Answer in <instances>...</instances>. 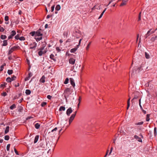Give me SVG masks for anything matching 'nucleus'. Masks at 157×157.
Returning a JSON list of instances; mask_svg holds the SVG:
<instances>
[{
  "instance_id": "obj_1",
  "label": "nucleus",
  "mask_w": 157,
  "mask_h": 157,
  "mask_svg": "<svg viewBox=\"0 0 157 157\" xmlns=\"http://www.w3.org/2000/svg\"><path fill=\"white\" fill-rule=\"evenodd\" d=\"M30 34L32 36H42L43 35V31L41 29H40L36 31H33L31 32Z\"/></svg>"
},
{
  "instance_id": "obj_2",
  "label": "nucleus",
  "mask_w": 157,
  "mask_h": 157,
  "mask_svg": "<svg viewBox=\"0 0 157 157\" xmlns=\"http://www.w3.org/2000/svg\"><path fill=\"white\" fill-rule=\"evenodd\" d=\"M20 48V47L18 46H14L10 48L8 51V55H10L15 49H19Z\"/></svg>"
},
{
  "instance_id": "obj_3",
  "label": "nucleus",
  "mask_w": 157,
  "mask_h": 157,
  "mask_svg": "<svg viewBox=\"0 0 157 157\" xmlns=\"http://www.w3.org/2000/svg\"><path fill=\"white\" fill-rule=\"evenodd\" d=\"M16 34V32L14 30H13L10 33V35L8 36V40L12 39L13 38L14 36Z\"/></svg>"
},
{
  "instance_id": "obj_4",
  "label": "nucleus",
  "mask_w": 157,
  "mask_h": 157,
  "mask_svg": "<svg viewBox=\"0 0 157 157\" xmlns=\"http://www.w3.org/2000/svg\"><path fill=\"white\" fill-rule=\"evenodd\" d=\"M155 31V30H152V29H150V30L148 31L147 34L145 35L146 37L147 38L150 35L154 33Z\"/></svg>"
},
{
  "instance_id": "obj_5",
  "label": "nucleus",
  "mask_w": 157,
  "mask_h": 157,
  "mask_svg": "<svg viewBox=\"0 0 157 157\" xmlns=\"http://www.w3.org/2000/svg\"><path fill=\"white\" fill-rule=\"evenodd\" d=\"M75 114H72L70 117L69 121V124H70L73 120H74L75 117Z\"/></svg>"
},
{
  "instance_id": "obj_6",
  "label": "nucleus",
  "mask_w": 157,
  "mask_h": 157,
  "mask_svg": "<svg viewBox=\"0 0 157 157\" xmlns=\"http://www.w3.org/2000/svg\"><path fill=\"white\" fill-rule=\"evenodd\" d=\"M134 139L137 140L140 142H142V139L140 137H139L138 136L136 135H135L134 136Z\"/></svg>"
},
{
  "instance_id": "obj_7",
  "label": "nucleus",
  "mask_w": 157,
  "mask_h": 157,
  "mask_svg": "<svg viewBox=\"0 0 157 157\" xmlns=\"http://www.w3.org/2000/svg\"><path fill=\"white\" fill-rule=\"evenodd\" d=\"M73 111L71 107L69 108L67 110L66 113L67 116H69L70 114Z\"/></svg>"
},
{
  "instance_id": "obj_8",
  "label": "nucleus",
  "mask_w": 157,
  "mask_h": 157,
  "mask_svg": "<svg viewBox=\"0 0 157 157\" xmlns=\"http://www.w3.org/2000/svg\"><path fill=\"white\" fill-rule=\"evenodd\" d=\"M75 60L73 58H70L69 60V61L70 63L73 65L74 64L75 62Z\"/></svg>"
},
{
  "instance_id": "obj_9",
  "label": "nucleus",
  "mask_w": 157,
  "mask_h": 157,
  "mask_svg": "<svg viewBox=\"0 0 157 157\" xmlns=\"http://www.w3.org/2000/svg\"><path fill=\"white\" fill-rule=\"evenodd\" d=\"M70 79L71 85H72L73 87H75V83L74 79L72 78H70Z\"/></svg>"
},
{
  "instance_id": "obj_10",
  "label": "nucleus",
  "mask_w": 157,
  "mask_h": 157,
  "mask_svg": "<svg viewBox=\"0 0 157 157\" xmlns=\"http://www.w3.org/2000/svg\"><path fill=\"white\" fill-rule=\"evenodd\" d=\"M37 44L35 43H34L33 44H30V49H35L36 47Z\"/></svg>"
},
{
  "instance_id": "obj_11",
  "label": "nucleus",
  "mask_w": 157,
  "mask_h": 157,
  "mask_svg": "<svg viewBox=\"0 0 157 157\" xmlns=\"http://www.w3.org/2000/svg\"><path fill=\"white\" fill-rule=\"evenodd\" d=\"M46 51L44 50V51L40 50L38 52V55L39 56H41L43 54H45L46 53Z\"/></svg>"
},
{
  "instance_id": "obj_12",
  "label": "nucleus",
  "mask_w": 157,
  "mask_h": 157,
  "mask_svg": "<svg viewBox=\"0 0 157 157\" xmlns=\"http://www.w3.org/2000/svg\"><path fill=\"white\" fill-rule=\"evenodd\" d=\"M34 38L37 42H38L42 39V36H35Z\"/></svg>"
},
{
  "instance_id": "obj_13",
  "label": "nucleus",
  "mask_w": 157,
  "mask_h": 157,
  "mask_svg": "<svg viewBox=\"0 0 157 157\" xmlns=\"http://www.w3.org/2000/svg\"><path fill=\"white\" fill-rule=\"evenodd\" d=\"M45 77L44 75L42 76L40 80V82L43 83H44L45 82Z\"/></svg>"
},
{
  "instance_id": "obj_14",
  "label": "nucleus",
  "mask_w": 157,
  "mask_h": 157,
  "mask_svg": "<svg viewBox=\"0 0 157 157\" xmlns=\"http://www.w3.org/2000/svg\"><path fill=\"white\" fill-rule=\"evenodd\" d=\"M78 47V46H77L76 47L71 49L70 50V52L71 53H74L77 50Z\"/></svg>"
},
{
  "instance_id": "obj_15",
  "label": "nucleus",
  "mask_w": 157,
  "mask_h": 157,
  "mask_svg": "<svg viewBox=\"0 0 157 157\" xmlns=\"http://www.w3.org/2000/svg\"><path fill=\"white\" fill-rule=\"evenodd\" d=\"M8 44L7 40H4L3 41V44H2V46H6Z\"/></svg>"
},
{
  "instance_id": "obj_16",
  "label": "nucleus",
  "mask_w": 157,
  "mask_h": 157,
  "mask_svg": "<svg viewBox=\"0 0 157 157\" xmlns=\"http://www.w3.org/2000/svg\"><path fill=\"white\" fill-rule=\"evenodd\" d=\"M50 58L52 59L54 61H56V59L55 58L53 54H51L50 56Z\"/></svg>"
},
{
  "instance_id": "obj_17",
  "label": "nucleus",
  "mask_w": 157,
  "mask_h": 157,
  "mask_svg": "<svg viewBox=\"0 0 157 157\" xmlns=\"http://www.w3.org/2000/svg\"><path fill=\"white\" fill-rule=\"evenodd\" d=\"M39 138V136L38 135H36V136L35 137V138L34 140V143L35 144L37 142V141L38 140Z\"/></svg>"
},
{
  "instance_id": "obj_18",
  "label": "nucleus",
  "mask_w": 157,
  "mask_h": 157,
  "mask_svg": "<svg viewBox=\"0 0 157 157\" xmlns=\"http://www.w3.org/2000/svg\"><path fill=\"white\" fill-rule=\"evenodd\" d=\"M127 1L124 0H123L122 3L120 4V6H123L125 5L126 4Z\"/></svg>"
},
{
  "instance_id": "obj_19",
  "label": "nucleus",
  "mask_w": 157,
  "mask_h": 157,
  "mask_svg": "<svg viewBox=\"0 0 157 157\" xmlns=\"http://www.w3.org/2000/svg\"><path fill=\"white\" fill-rule=\"evenodd\" d=\"M91 42H90L88 44H87V46L86 48V50L87 51L88 50L89 48H90V46L91 44Z\"/></svg>"
},
{
  "instance_id": "obj_20",
  "label": "nucleus",
  "mask_w": 157,
  "mask_h": 157,
  "mask_svg": "<svg viewBox=\"0 0 157 157\" xmlns=\"http://www.w3.org/2000/svg\"><path fill=\"white\" fill-rule=\"evenodd\" d=\"M40 126V124L39 123H36L35 125V127L36 128L38 129Z\"/></svg>"
},
{
  "instance_id": "obj_21",
  "label": "nucleus",
  "mask_w": 157,
  "mask_h": 157,
  "mask_svg": "<svg viewBox=\"0 0 157 157\" xmlns=\"http://www.w3.org/2000/svg\"><path fill=\"white\" fill-rule=\"evenodd\" d=\"M0 38L2 40H4L7 38V36L5 35H1L0 36Z\"/></svg>"
},
{
  "instance_id": "obj_22",
  "label": "nucleus",
  "mask_w": 157,
  "mask_h": 157,
  "mask_svg": "<svg viewBox=\"0 0 157 157\" xmlns=\"http://www.w3.org/2000/svg\"><path fill=\"white\" fill-rule=\"evenodd\" d=\"M9 126H7L6 127V129L5 131V134H7L9 132Z\"/></svg>"
},
{
  "instance_id": "obj_23",
  "label": "nucleus",
  "mask_w": 157,
  "mask_h": 157,
  "mask_svg": "<svg viewBox=\"0 0 157 157\" xmlns=\"http://www.w3.org/2000/svg\"><path fill=\"white\" fill-rule=\"evenodd\" d=\"M31 93V91L29 90H26L25 91V93L27 95H29Z\"/></svg>"
},
{
  "instance_id": "obj_24",
  "label": "nucleus",
  "mask_w": 157,
  "mask_h": 157,
  "mask_svg": "<svg viewBox=\"0 0 157 157\" xmlns=\"http://www.w3.org/2000/svg\"><path fill=\"white\" fill-rule=\"evenodd\" d=\"M60 6L59 5H58L56 6L55 8V10H56L58 11L60 10Z\"/></svg>"
},
{
  "instance_id": "obj_25",
  "label": "nucleus",
  "mask_w": 157,
  "mask_h": 157,
  "mask_svg": "<svg viewBox=\"0 0 157 157\" xmlns=\"http://www.w3.org/2000/svg\"><path fill=\"white\" fill-rule=\"evenodd\" d=\"M68 33L67 31L64 32L63 33V35L65 37H67V36Z\"/></svg>"
},
{
  "instance_id": "obj_26",
  "label": "nucleus",
  "mask_w": 157,
  "mask_h": 157,
  "mask_svg": "<svg viewBox=\"0 0 157 157\" xmlns=\"http://www.w3.org/2000/svg\"><path fill=\"white\" fill-rule=\"evenodd\" d=\"M65 108L63 106H61L59 108V111H64L65 110Z\"/></svg>"
},
{
  "instance_id": "obj_27",
  "label": "nucleus",
  "mask_w": 157,
  "mask_h": 157,
  "mask_svg": "<svg viewBox=\"0 0 157 157\" xmlns=\"http://www.w3.org/2000/svg\"><path fill=\"white\" fill-rule=\"evenodd\" d=\"M16 108V105L15 104H13L10 107V108L11 109L13 110Z\"/></svg>"
},
{
  "instance_id": "obj_28",
  "label": "nucleus",
  "mask_w": 157,
  "mask_h": 157,
  "mask_svg": "<svg viewBox=\"0 0 157 157\" xmlns=\"http://www.w3.org/2000/svg\"><path fill=\"white\" fill-rule=\"evenodd\" d=\"M130 98H129L128 101H127V109H128L129 107L130 106Z\"/></svg>"
},
{
  "instance_id": "obj_29",
  "label": "nucleus",
  "mask_w": 157,
  "mask_h": 157,
  "mask_svg": "<svg viewBox=\"0 0 157 157\" xmlns=\"http://www.w3.org/2000/svg\"><path fill=\"white\" fill-rule=\"evenodd\" d=\"M6 81L7 82H10L12 81L11 78L10 77L7 78L6 79Z\"/></svg>"
},
{
  "instance_id": "obj_30",
  "label": "nucleus",
  "mask_w": 157,
  "mask_h": 157,
  "mask_svg": "<svg viewBox=\"0 0 157 157\" xmlns=\"http://www.w3.org/2000/svg\"><path fill=\"white\" fill-rule=\"evenodd\" d=\"M13 71L12 70H9L7 71V73L9 75H11V74H12L13 73Z\"/></svg>"
},
{
  "instance_id": "obj_31",
  "label": "nucleus",
  "mask_w": 157,
  "mask_h": 157,
  "mask_svg": "<svg viewBox=\"0 0 157 157\" xmlns=\"http://www.w3.org/2000/svg\"><path fill=\"white\" fill-rule=\"evenodd\" d=\"M145 56L146 58L147 59H149L150 58L149 54L146 52H145Z\"/></svg>"
},
{
  "instance_id": "obj_32",
  "label": "nucleus",
  "mask_w": 157,
  "mask_h": 157,
  "mask_svg": "<svg viewBox=\"0 0 157 157\" xmlns=\"http://www.w3.org/2000/svg\"><path fill=\"white\" fill-rule=\"evenodd\" d=\"M154 135L155 136L157 135V128L156 127H155L154 128Z\"/></svg>"
},
{
  "instance_id": "obj_33",
  "label": "nucleus",
  "mask_w": 157,
  "mask_h": 157,
  "mask_svg": "<svg viewBox=\"0 0 157 157\" xmlns=\"http://www.w3.org/2000/svg\"><path fill=\"white\" fill-rule=\"evenodd\" d=\"M47 102H43L41 103V105L42 107H44L47 105Z\"/></svg>"
},
{
  "instance_id": "obj_34",
  "label": "nucleus",
  "mask_w": 157,
  "mask_h": 157,
  "mask_svg": "<svg viewBox=\"0 0 157 157\" xmlns=\"http://www.w3.org/2000/svg\"><path fill=\"white\" fill-rule=\"evenodd\" d=\"M143 124V122L141 121L139 122L136 123H135L136 125H141Z\"/></svg>"
},
{
  "instance_id": "obj_35",
  "label": "nucleus",
  "mask_w": 157,
  "mask_h": 157,
  "mask_svg": "<svg viewBox=\"0 0 157 157\" xmlns=\"http://www.w3.org/2000/svg\"><path fill=\"white\" fill-rule=\"evenodd\" d=\"M69 79L68 78H67L65 80V81L64 82V84H66L68 83Z\"/></svg>"
},
{
  "instance_id": "obj_36",
  "label": "nucleus",
  "mask_w": 157,
  "mask_h": 157,
  "mask_svg": "<svg viewBox=\"0 0 157 157\" xmlns=\"http://www.w3.org/2000/svg\"><path fill=\"white\" fill-rule=\"evenodd\" d=\"M9 136L8 135H6L5 136L4 139L5 140H8L9 139Z\"/></svg>"
},
{
  "instance_id": "obj_37",
  "label": "nucleus",
  "mask_w": 157,
  "mask_h": 157,
  "mask_svg": "<svg viewBox=\"0 0 157 157\" xmlns=\"http://www.w3.org/2000/svg\"><path fill=\"white\" fill-rule=\"evenodd\" d=\"M19 40L21 41H24L25 40V39L24 36H21L19 37Z\"/></svg>"
},
{
  "instance_id": "obj_38",
  "label": "nucleus",
  "mask_w": 157,
  "mask_h": 157,
  "mask_svg": "<svg viewBox=\"0 0 157 157\" xmlns=\"http://www.w3.org/2000/svg\"><path fill=\"white\" fill-rule=\"evenodd\" d=\"M149 117H150V116L149 114H147V117H146V121H149V120H150V118H149Z\"/></svg>"
},
{
  "instance_id": "obj_39",
  "label": "nucleus",
  "mask_w": 157,
  "mask_h": 157,
  "mask_svg": "<svg viewBox=\"0 0 157 157\" xmlns=\"http://www.w3.org/2000/svg\"><path fill=\"white\" fill-rule=\"evenodd\" d=\"M15 39L17 40H19V35L18 34L17 35H16L15 36Z\"/></svg>"
},
{
  "instance_id": "obj_40",
  "label": "nucleus",
  "mask_w": 157,
  "mask_h": 157,
  "mask_svg": "<svg viewBox=\"0 0 157 157\" xmlns=\"http://www.w3.org/2000/svg\"><path fill=\"white\" fill-rule=\"evenodd\" d=\"M5 20L6 21H7L9 20V17L7 16H6L5 17Z\"/></svg>"
},
{
  "instance_id": "obj_41",
  "label": "nucleus",
  "mask_w": 157,
  "mask_h": 157,
  "mask_svg": "<svg viewBox=\"0 0 157 157\" xmlns=\"http://www.w3.org/2000/svg\"><path fill=\"white\" fill-rule=\"evenodd\" d=\"M10 144H8L6 146V150L8 151H9L10 150Z\"/></svg>"
},
{
  "instance_id": "obj_42",
  "label": "nucleus",
  "mask_w": 157,
  "mask_h": 157,
  "mask_svg": "<svg viewBox=\"0 0 157 157\" xmlns=\"http://www.w3.org/2000/svg\"><path fill=\"white\" fill-rule=\"evenodd\" d=\"M4 31V29L1 26H0V31L1 32H3Z\"/></svg>"
},
{
  "instance_id": "obj_43",
  "label": "nucleus",
  "mask_w": 157,
  "mask_h": 157,
  "mask_svg": "<svg viewBox=\"0 0 157 157\" xmlns=\"http://www.w3.org/2000/svg\"><path fill=\"white\" fill-rule=\"evenodd\" d=\"M82 39L81 38V39H80L79 41V43H78V44L77 46H78V47H79V46L80 45V44H81V41H82Z\"/></svg>"
},
{
  "instance_id": "obj_44",
  "label": "nucleus",
  "mask_w": 157,
  "mask_h": 157,
  "mask_svg": "<svg viewBox=\"0 0 157 157\" xmlns=\"http://www.w3.org/2000/svg\"><path fill=\"white\" fill-rule=\"evenodd\" d=\"M141 12H140L138 16V21H140L141 20Z\"/></svg>"
},
{
  "instance_id": "obj_45",
  "label": "nucleus",
  "mask_w": 157,
  "mask_h": 157,
  "mask_svg": "<svg viewBox=\"0 0 157 157\" xmlns=\"http://www.w3.org/2000/svg\"><path fill=\"white\" fill-rule=\"evenodd\" d=\"M7 94L6 92H4L2 94V96L5 97L7 95Z\"/></svg>"
},
{
  "instance_id": "obj_46",
  "label": "nucleus",
  "mask_w": 157,
  "mask_h": 157,
  "mask_svg": "<svg viewBox=\"0 0 157 157\" xmlns=\"http://www.w3.org/2000/svg\"><path fill=\"white\" fill-rule=\"evenodd\" d=\"M55 5H54L52 6L51 10V12H52L53 11L54 9V8H55Z\"/></svg>"
},
{
  "instance_id": "obj_47",
  "label": "nucleus",
  "mask_w": 157,
  "mask_h": 157,
  "mask_svg": "<svg viewBox=\"0 0 157 157\" xmlns=\"http://www.w3.org/2000/svg\"><path fill=\"white\" fill-rule=\"evenodd\" d=\"M47 98L48 99L50 100V99H51V98H52V96H51L50 95H48L47 96Z\"/></svg>"
},
{
  "instance_id": "obj_48",
  "label": "nucleus",
  "mask_w": 157,
  "mask_h": 157,
  "mask_svg": "<svg viewBox=\"0 0 157 157\" xmlns=\"http://www.w3.org/2000/svg\"><path fill=\"white\" fill-rule=\"evenodd\" d=\"M156 38V37H153L151 38V40L152 41H154Z\"/></svg>"
},
{
  "instance_id": "obj_49",
  "label": "nucleus",
  "mask_w": 157,
  "mask_h": 157,
  "mask_svg": "<svg viewBox=\"0 0 157 157\" xmlns=\"http://www.w3.org/2000/svg\"><path fill=\"white\" fill-rule=\"evenodd\" d=\"M56 50L58 52H60L61 50L59 47L56 48Z\"/></svg>"
},
{
  "instance_id": "obj_50",
  "label": "nucleus",
  "mask_w": 157,
  "mask_h": 157,
  "mask_svg": "<svg viewBox=\"0 0 157 157\" xmlns=\"http://www.w3.org/2000/svg\"><path fill=\"white\" fill-rule=\"evenodd\" d=\"M14 151H15V153L17 155H18V153L15 147H14Z\"/></svg>"
},
{
  "instance_id": "obj_51",
  "label": "nucleus",
  "mask_w": 157,
  "mask_h": 157,
  "mask_svg": "<svg viewBox=\"0 0 157 157\" xmlns=\"http://www.w3.org/2000/svg\"><path fill=\"white\" fill-rule=\"evenodd\" d=\"M113 147H111V149H110V152L109 153V155H110L111 154V153H112V151L113 150Z\"/></svg>"
},
{
  "instance_id": "obj_52",
  "label": "nucleus",
  "mask_w": 157,
  "mask_h": 157,
  "mask_svg": "<svg viewBox=\"0 0 157 157\" xmlns=\"http://www.w3.org/2000/svg\"><path fill=\"white\" fill-rule=\"evenodd\" d=\"M57 129V128L56 127L54 129H52V131H51V132H53L55 131H56Z\"/></svg>"
},
{
  "instance_id": "obj_53",
  "label": "nucleus",
  "mask_w": 157,
  "mask_h": 157,
  "mask_svg": "<svg viewBox=\"0 0 157 157\" xmlns=\"http://www.w3.org/2000/svg\"><path fill=\"white\" fill-rule=\"evenodd\" d=\"M44 47H42L40 48L39 50L41 51H44Z\"/></svg>"
},
{
  "instance_id": "obj_54",
  "label": "nucleus",
  "mask_w": 157,
  "mask_h": 157,
  "mask_svg": "<svg viewBox=\"0 0 157 157\" xmlns=\"http://www.w3.org/2000/svg\"><path fill=\"white\" fill-rule=\"evenodd\" d=\"M12 79V81L14 80L15 78H16V77L15 76H14L11 78Z\"/></svg>"
},
{
  "instance_id": "obj_55",
  "label": "nucleus",
  "mask_w": 157,
  "mask_h": 157,
  "mask_svg": "<svg viewBox=\"0 0 157 157\" xmlns=\"http://www.w3.org/2000/svg\"><path fill=\"white\" fill-rule=\"evenodd\" d=\"M104 13H103L102 12V13H101L99 17L98 18V19H100V18H101L102 17V16L103 15Z\"/></svg>"
},
{
  "instance_id": "obj_56",
  "label": "nucleus",
  "mask_w": 157,
  "mask_h": 157,
  "mask_svg": "<svg viewBox=\"0 0 157 157\" xmlns=\"http://www.w3.org/2000/svg\"><path fill=\"white\" fill-rule=\"evenodd\" d=\"M30 77H26L25 78V81H28V80H29L30 79Z\"/></svg>"
},
{
  "instance_id": "obj_57",
  "label": "nucleus",
  "mask_w": 157,
  "mask_h": 157,
  "mask_svg": "<svg viewBox=\"0 0 157 157\" xmlns=\"http://www.w3.org/2000/svg\"><path fill=\"white\" fill-rule=\"evenodd\" d=\"M3 68H4V67H3V66H1L0 67V71H3Z\"/></svg>"
},
{
  "instance_id": "obj_58",
  "label": "nucleus",
  "mask_w": 157,
  "mask_h": 157,
  "mask_svg": "<svg viewBox=\"0 0 157 157\" xmlns=\"http://www.w3.org/2000/svg\"><path fill=\"white\" fill-rule=\"evenodd\" d=\"M109 151V150H107V151H106V154H105V156H104V157H106V156H107V155H108V153Z\"/></svg>"
},
{
  "instance_id": "obj_59",
  "label": "nucleus",
  "mask_w": 157,
  "mask_h": 157,
  "mask_svg": "<svg viewBox=\"0 0 157 157\" xmlns=\"http://www.w3.org/2000/svg\"><path fill=\"white\" fill-rule=\"evenodd\" d=\"M12 59V56H11L10 55L8 57L9 59L10 60H11Z\"/></svg>"
},
{
  "instance_id": "obj_60",
  "label": "nucleus",
  "mask_w": 157,
  "mask_h": 157,
  "mask_svg": "<svg viewBox=\"0 0 157 157\" xmlns=\"http://www.w3.org/2000/svg\"><path fill=\"white\" fill-rule=\"evenodd\" d=\"M23 100V98L19 100L18 101V102L19 103H21L22 102V101Z\"/></svg>"
},
{
  "instance_id": "obj_61",
  "label": "nucleus",
  "mask_w": 157,
  "mask_h": 157,
  "mask_svg": "<svg viewBox=\"0 0 157 157\" xmlns=\"http://www.w3.org/2000/svg\"><path fill=\"white\" fill-rule=\"evenodd\" d=\"M143 112V113H144V114H146V111L145 110H144V109H143L142 110H141Z\"/></svg>"
},
{
  "instance_id": "obj_62",
  "label": "nucleus",
  "mask_w": 157,
  "mask_h": 157,
  "mask_svg": "<svg viewBox=\"0 0 157 157\" xmlns=\"http://www.w3.org/2000/svg\"><path fill=\"white\" fill-rule=\"evenodd\" d=\"M32 74L31 73H29V77L30 78L32 76Z\"/></svg>"
},
{
  "instance_id": "obj_63",
  "label": "nucleus",
  "mask_w": 157,
  "mask_h": 157,
  "mask_svg": "<svg viewBox=\"0 0 157 157\" xmlns=\"http://www.w3.org/2000/svg\"><path fill=\"white\" fill-rule=\"evenodd\" d=\"M81 99V97L80 96L79 97L78 100L79 102V103H80Z\"/></svg>"
},
{
  "instance_id": "obj_64",
  "label": "nucleus",
  "mask_w": 157,
  "mask_h": 157,
  "mask_svg": "<svg viewBox=\"0 0 157 157\" xmlns=\"http://www.w3.org/2000/svg\"><path fill=\"white\" fill-rule=\"evenodd\" d=\"M26 61H27V63L28 64H29V63H30V61H29V60H28V59H26Z\"/></svg>"
}]
</instances>
